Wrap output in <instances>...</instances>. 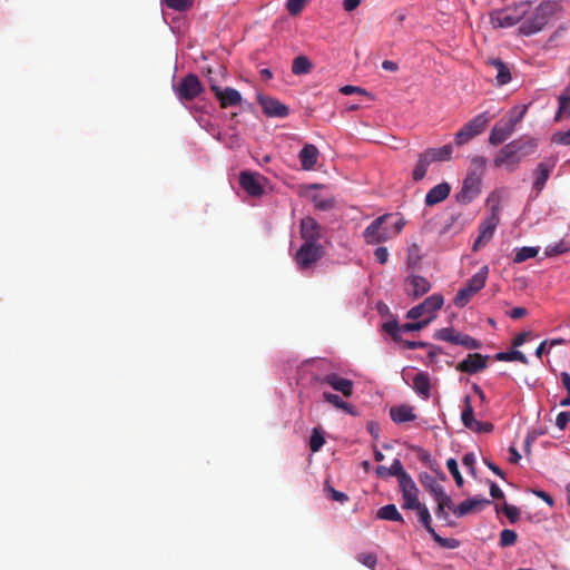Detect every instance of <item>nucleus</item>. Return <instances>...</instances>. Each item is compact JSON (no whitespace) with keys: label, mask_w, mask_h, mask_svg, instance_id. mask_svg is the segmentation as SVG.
I'll return each mask as SVG.
<instances>
[{"label":"nucleus","mask_w":570,"mask_h":570,"mask_svg":"<svg viewBox=\"0 0 570 570\" xmlns=\"http://www.w3.org/2000/svg\"><path fill=\"white\" fill-rule=\"evenodd\" d=\"M535 148L537 141L532 138L513 139L497 151L493 166L512 173L519 167L523 157L532 155Z\"/></svg>","instance_id":"f257e3e1"},{"label":"nucleus","mask_w":570,"mask_h":570,"mask_svg":"<svg viewBox=\"0 0 570 570\" xmlns=\"http://www.w3.org/2000/svg\"><path fill=\"white\" fill-rule=\"evenodd\" d=\"M405 220L399 215L385 214L374 219L364 230L363 236L368 244H379L399 235Z\"/></svg>","instance_id":"f03ea898"},{"label":"nucleus","mask_w":570,"mask_h":570,"mask_svg":"<svg viewBox=\"0 0 570 570\" xmlns=\"http://www.w3.org/2000/svg\"><path fill=\"white\" fill-rule=\"evenodd\" d=\"M527 112V106L521 109L513 108L504 117L494 124L492 127L488 141L491 146H499L508 140L515 131L517 125L523 119Z\"/></svg>","instance_id":"7ed1b4c3"},{"label":"nucleus","mask_w":570,"mask_h":570,"mask_svg":"<svg viewBox=\"0 0 570 570\" xmlns=\"http://www.w3.org/2000/svg\"><path fill=\"white\" fill-rule=\"evenodd\" d=\"M501 190L492 191L488 197V203L491 204V214L483 219L479 227V236L475 239L472 249L478 250L487 243H489L500 223V199Z\"/></svg>","instance_id":"20e7f679"},{"label":"nucleus","mask_w":570,"mask_h":570,"mask_svg":"<svg viewBox=\"0 0 570 570\" xmlns=\"http://www.w3.org/2000/svg\"><path fill=\"white\" fill-rule=\"evenodd\" d=\"M531 2L521 1L502 9H497L490 12V23L493 28H511L520 23L529 13Z\"/></svg>","instance_id":"39448f33"},{"label":"nucleus","mask_w":570,"mask_h":570,"mask_svg":"<svg viewBox=\"0 0 570 570\" xmlns=\"http://www.w3.org/2000/svg\"><path fill=\"white\" fill-rule=\"evenodd\" d=\"M492 118L493 116L488 111L481 112L472 118L455 134V144L458 146H462L469 142L475 136L482 134Z\"/></svg>","instance_id":"423d86ee"},{"label":"nucleus","mask_w":570,"mask_h":570,"mask_svg":"<svg viewBox=\"0 0 570 570\" xmlns=\"http://www.w3.org/2000/svg\"><path fill=\"white\" fill-rule=\"evenodd\" d=\"M444 299L441 294H432L421 304L407 311L406 317L411 320H429V323L436 317V312L443 306Z\"/></svg>","instance_id":"0eeeda50"},{"label":"nucleus","mask_w":570,"mask_h":570,"mask_svg":"<svg viewBox=\"0 0 570 570\" xmlns=\"http://www.w3.org/2000/svg\"><path fill=\"white\" fill-rule=\"evenodd\" d=\"M548 23L547 9L543 6L530 8L527 17L521 21L519 32L523 36H531L541 31Z\"/></svg>","instance_id":"6e6552de"},{"label":"nucleus","mask_w":570,"mask_h":570,"mask_svg":"<svg viewBox=\"0 0 570 570\" xmlns=\"http://www.w3.org/2000/svg\"><path fill=\"white\" fill-rule=\"evenodd\" d=\"M323 256V248L320 244L303 243L297 249L294 259L301 271L311 269Z\"/></svg>","instance_id":"1a4fd4ad"},{"label":"nucleus","mask_w":570,"mask_h":570,"mask_svg":"<svg viewBox=\"0 0 570 570\" xmlns=\"http://www.w3.org/2000/svg\"><path fill=\"white\" fill-rule=\"evenodd\" d=\"M174 91L179 101H190L203 92V86L196 75L188 73L174 86Z\"/></svg>","instance_id":"9d476101"},{"label":"nucleus","mask_w":570,"mask_h":570,"mask_svg":"<svg viewBox=\"0 0 570 570\" xmlns=\"http://www.w3.org/2000/svg\"><path fill=\"white\" fill-rule=\"evenodd\" d=\"M482 177L476 170H469L456 198L460 203L469 204L481 193Z\"/></svg>","instance_id":"9b49d317"},{"label":"nucleus","mask_w":570,"mask_h":570,"mask_svg":"<svg viewBox=\"0 0 570 570\" xmlns=\"http://www.w3.org/2000/svg\"><path fill=\"white\" fill-rule=\"evenodd\" d=\"M435 337L440 341L454 345H461L470 350H478L481 347V343L478 340L471 337L470 335L458 332L452 327L441 328L438 331Z\"/></svg>","instance_id":"f8f14e48"},{"label":"nucleus","mask_w":570,"mask_h":570,"mask_svg":"<svg viewBox=\"0 0 570 570\" xmlns=\"http://www.w3.org/2000/svg\"><path fill=\"white\" fill-rule=\"evenodd\" d=\"M403 379L409 384L416 395L422 400H429L431 396V379L426 372H416L412 376L403 374Z\"/></svg>","instance_id":"ddd939ff"},{"label":"nucleus","mask_w":570,"mask_h":570,"mask_svg":"<svg viewBox=\"0 0 570 570\" xmlns=\"http://www.w3.org/2000/svg\"><path fill=\"white\" fill-rule=\"evenodd\" d=\"M465 407L461 413V419L468 429L476 433H490L493 431V424L490 422H481L474 419L473 409L470 396L464 399Z\"/></svg>","instance_id":"4468645a"},{"label":"nucleus","mask_w":570,"mask_h":570,"mask_svg":"<svg viewBox=\"0 0 570 570\" xmlns=\"http://www.w3.org/2000/svg\"><path fill=\"white\" fill-rule=\"evenodd\" d=\"M317 381L321 384L330 385L333 390L342 393L345 397H350L353 394V381L342 377L336 373L326 374L322 377H318Z\"/></svg>","instance_id":"2eb2a0df"},{"label":"nucleus","mask_w":570,"mask_h":570,"mask_svg":"<svg viewBox=\"0 0 570 570\" xmlns=\"http://www.w3.org/2000/svg\"><path fill=\"white\" fill-rule=\"evenodd\" d=\"M262 180L263 177L258 174L243 171L239 176V184L242 188L253 197L263 195L264 187Z\"/></svg>","instance_id":"dca6fc26"},{"label":"nucleus","mask_w":570,"mask_h":570,"mask_svg":"<svg viewBox=\"0 0 570 570\" xmlns=\"http://www.w3.org/2000/svg\"><path fill=\"white\" fill-rule=\"evenodd\" d=\"M404 287L409 296L417 298L431 289V283L425 277L410 275L405 279Z\"/></svg>","instance_id":"f3484780"},{"label":"nucleus","mask_w":570,"mask_h":570,"mask_svg":"<svg viewBox=\"0 0 570 570\" xmlns=\"http://www.w3.org/2000/svg\"><path fill=\"white\" fill-rule=\"evenodd\" d=\"M488 365V356L474 353L469 354L463 361L458 363L456 370L462 373L474 374L484 370Z\"/></svg>","instance_id":"a211bd4d"},{"label":"nucleus","mask_w":570,"mask_h":570,"mask_svg":"<svg viewBox=\"0 0 570 570\" xmlns=\"http://www.w3.org/2000/svg\"><path fill=\"white\" fill-rule=\"evenodd\" d=\"M212 90L219 101L222 108L236 106L242 101L239 91L234 88L227 87L222 89L217 83H212Z\"/></svg>","instance_id":"6ab92c4d"},{"label":"nucleus","mask_w":570,"mask_h":570,"mask_svg":"<svg viewBox=\"0 0 570 570\" xmlns=\"http://www.w3.org/2000/svg\"><path fill=\"white\" fill-rule=\"evenodd\" d=\"M301 237L304 243L318 244L320 225L312 217H305L301 220Z\"/></svg>","instance_id":"aec40b11"},{"label":"nucleus","mask_w":570,"mask_h":570,"mask_svg":"<svg viewBox=\"0 0 570 570\" xmlns=\"http://www.w3.org/2000/svg\"><path fill=\"white\" fill-rule=\"evenodd\" d=\"M259 104L264 114L269 117H286L289 112L284 104L271 97L259 98Z\"/></svg>","instance_id":"412c9836"},{"label":"nucleus","mask_w":570,"mask_h":570,"mask_svg":"<svg viewBox=\"0 0 570 570\" xmlns=\"http://www.w3.org/2000/svg\"><path fill=\"white\" fill-rule=\"evenodd\" d=\"M553 164L542 161L538 164V166L533 170V189L537 191V195L540 194L544 188L546 183L549 179L550 174L553 169Z\"/></svg>","instance_id":"4be33fe9"},{"label":"nucleus","mask_w":570,"mask_h":570,"mask_svg":"<svg viewBox=\"0 0 570 570\" xmlns=\"http://www.w3.org/2000/svg\"><path fill=\"white\" fill-rule=\"evenodd\" d=\"M488 504H490V500H488V499H478V498L468 499V500L461 502L459 505H456L453 509V513L458 518H462L473 511L481 510L484 505H488Z\"/></svg>","instance_id":"5701e85b"},{"label":"nucleus","mask_w":570,"mask_h":570,"mask_svg":"<svg viewBox=\"0 0 570 570\" xmlns=\"http://www.w3.org/2000/svg\"><path fill=\"white\" fill-rule=\"evenodd\" d=\"M451 186L448 183H441L431 188L425 196V205L434 206L449 197Z\"/></svg>","instance_id":"b1692460"},{"label":"nucleus","mask_w":570,"mask_h":570,"mask_svg":"<svg viewBox=\"0 0 570 570\" xmlns=\"http://www.w3.org/2000/svg\"><path fill=\"white\" fill-rule=\"evenodd\" d=\"M318 156L320 153L316 146L312 144L305 145L298 155L302 168L305 170H312L317 163Z\"/></svg>","instance_id":"393cba45"},{"label":"nucleus","mask_w":570,"mask_h":570,"mask_svg":"<svg viewBox=\"0 0 570 570\" xmlns=\"http://www.w3.org/2000/svg\"><path fill=\"white\" fill-rule=\"evenodd\" d=\"M390 416L393 422L401 424L415 420L414 409L411 405L402 404L390 409Z\"/></svg>","instance_id":"a878e982"},{"label":"nucleus","mask_w":570,"mask_h":570,"mask_svg":"<svg viewBox=\"0 0 570 570\" xmlns=\"http://www.w3.org/2000/svg\"><path fill=\"white\" fill-rule=\"evenodd\" d=\"M431 163L450 160L453 154L452 145L448 144L438 148H429L423 153Z\"/></svg>","instance_id":"bb28decb"},{"label":"nucleus","mask_w":570,"mask_h":570,"mask_svg":"<svg viewBox=\"0 0 570 570\" xmlns=\"http://www.w3.org/2000/svg\"><path fill=\"white\" fill-rule=\"evenodd\" d=\"M489 65L497 69L495 81L498 86L507 85L511 81V72L508 66L499 58L489 60Z\"/></svg>","instance_id":"cd10ccee"},{"label":"nucleus","mask_w":570,"mask_h":570,"mask_svg":"<svg viewBox=\"0 0 570 570\" xmlns=\"http://www.w3.org/2000/svg\"><path fill=\"white\" fill-rule=\"evenodd\" d=\"M433 498L438 502V508L435 510L436 517L448 520L449 513L445 512V509L448 508L453 511L455 508L453 507L451 498L444 492L443 489L440 491V494H435Z\"/></svg>","instance_id":"c85d7f7f"},{"label":"nucleus","mask_w":570,"mask_h":570,"mask_svg":"<svg viewBox=\"0 0 570 570\" xmlns=\"http://www.w3.org/2000/svg\"><path fill=\"white\" fill-rule=\"evenodd\" d=\"M419 480L422 487L433 497L435 494H440V491L443 489V487L436 481L432 473L422 472L419 475Z\"/></svg>","instance_id":"c756f323"},{"label":"nucleus","mask_w":570,"mask_h":570,"mask_svg":"<svg viewBox=\"0 0 570 570\" xmlns=\"http://www.w3.org/2000/svg\"><path fill=\"white\" fill-rule=\"evenodd\" d=\"M376 517L381 520L396 521L404 523L402 514L399 512L395 504H386L377 510Z\"/></svg>","instance_id":"7c9ffc66"},{"label":"nucleus","mask_w":570,"mask_h":570,"mask_svg":"<svg viewBox=\"0 0 570 570\" xmlns=\"http://www.w3.org/2000/svg\"><path fill=\"white\" fill-rule=\"evenodd\" d=\"M488 275L489 267L484 265L468 281L466 285L475 292H480L485 286Z\"/></svg>","instance_id":"2f4dec72"},{"label":"nucleus","mask_w":570,"mask_h":570,"mask_svg":"<svg viewBox=\"0 0 570 570\" xmlns=\"http://www.w3.org/2000/svg\"><path fill=\"white\" fill-rule=\"evenodd\" d=\"M323 397L326 402H328L333 406L341 409L350 414H355L354 406L352 404L343 401L337 394L324 392Z\"/></svg>","instance_id":"473e14b6"},{"label":"nucleus","mask_w":570,"mask_h":570,"mask_svg":"<svg viewBox=\"0 0 570 570\" xmlns=\"http://www.w3.org/2000/svg\"><path fill=\"white\" fill-rule=\"evenodd\" d=\"M570 252L569 242L561 239L558 243L550 244L544 248L546 257H554Z\"/></svg>","instance_id":"72a5a7b5"},{"label":"nucleus","mask_w":570,"mask_h":570,"mask_svg":"<svg viewBox=\"0 0 570 570\" xmlns=\"http://www.w3.org/2000/svg\"><path fill=\"white\" fill-rule=\"evenodd\" d=\"M559 108L556 120H560L564 114L570 115V86L567 87L558 98Z\"/></svg>","instance_id":"f704fd0d"},{"label":"nucleus","mask_w":570,"mask_h":570,"mask_svg":"<svg viewBox=\"0 0 570 570\" xmlns=\"http://www.w3.org/2000/svg\"><path fill=\"white\" fill-rule=\"evenodd\" d=\"M432 163L429 160V158L422 153L419 155L417 163L413 170V179L415 181H419L423 179L426 175L428 168Z\"/></svg>","instance_id":"c9c22d12"},{"label":"nucleus","mask_w":570,"mask_h":570,"mask_svg":"<svg viewBox=\"0 0 570 570\" xmlns=\"http://www.w3.org/2000/svg\"><path fill=\"white\" fill-rule=\"evenodd\" d=\"M312 69V62L305 56H298L293 60L292 72L294 75H306Z\"/></svg>","instance_id":"e433bc0d"},{"label":"nucleus","mask_w":570,"mask_h":570,"mask_svg":"<svg viewBox=\"0 0 570 570\" xmlns=\"http://www.w3.org/2000/svg\"><path fill=\"white\" fill-rule=\"evenodd\" d=\"M399 487L402 492V497L419 493V490H417L414 481L406 472L401 473V479L399 480Z\"/></svg>","instance_id":"4c0bfd02"},{"label":"nucleus","mask_w":570,"mask_h":570,"mask_svg":"<svg viewBox=\"0 0 570 570\" xmlns=\"http://www.w3.org/2000/svg\"><path fill=\"white\" fill-rule=\"evenodd\" d=\"M375 472L381 478L396 476L397 481L401 479V473H405L403 465H377Z\"/></svg>","instance_id":"58836bf2"},{"label":"nucleus","mask_w":570,"mask_h":570,"mask_svg":"<svg viewBox=\"0 0 570 570\" xmlns=\"http://www.w3.org/2000/svg\"><path fill=\"white\" fill-rule=\"evenodd\" d=\"M478 292H475L473 288H471L470 286L465 285L464 287L460 288L454 297V304L455 306L458 307H464L469 302L470 299L472 298V296L474 294H476Z\"/></svg>","instance_id":"ea45409f"},{"label":"nucleus","mask_w":570,"mask_h":570,"mask_svg":"<svg viewBox=\"0 0 570 570\" xmlns=\"http://www.w3.org/2000/svg\"><path fill=\"white\" fill-rule=\"evenodd\" d=\"M538 253H539L538 247L524 246L521 248H517L513 262L517 264L523 263L527 259L535 257L538 255Z\"/></svg>","instance_id":"a19ab883"},{"label":"nucleus","mask_w":570,"mask_h":570,"mask_svg":"<svg viewBox=\"0 0 570 570\" xmlns=\"http://www.w3.org/2000/svg\"><path fill=\"white\" fill-rule=\"evenodd\" d=\"M324 492L327 498L342 504L348 501V497L344 492L337 491L331 485L330 479L325 480Z\"/></svg>","instance_id":"79ce46f5"},{"label":"nucleus","mask_w":570,"mask_h":570,"mask_svg":"<svg viewBox=\"0 0 570 570\" xmlns=\"http://www.w3.org/2000/svg\"><path fill=\"white\" fill-rule=\"evenodd\" d=\"M495 357L498 361H504V362L518 361L523 364L528 363V358L525 357V355L522 352L517 351V350L511 351V352H500L497 354Z\"/></svg>","instance_id":"37998d69"},{"label":"nucleus","mask_w":570,"mask_h":570,"mask_svg":"<svg viewBox=\"0 0 570 570\" xmlns=\"http://www.w3.org/2000/svg\"><path fill=\"white\" fill-rule=\"evenodd\" d=\"M314 207L318 210H330L335 206V200L333 197H325L322 195H314L313 198Z\"/></svg>","instance_id":"c03bdc74"},{"label":"nucleus","mask_w":570,"mask_h":570,"mask_svg":"<svg viewBox=\"0 0 570 570\" xmlns=\"http://www.w3.org/2000/svg\"><path fill=\"white\" fill-rule=\"evenodd\" d=\"M417 515H419V520L420 522L423 524V527L425 528V530L432 534L433 532H435L434 528L432 527L431 524V514L428 510V508L423 504L422 507H420L417 510Z\"/></svg>","instance_id":"a18cd8bd"},{"label":"nucleus","mask_w":570,"mask_h":570,"mask_svg":"<svg viewBox=\"0 0 570 570\" xmlns=\"http://www.w3.org/2000/svg\"><path fill=\"white\" fill-rule=\"evenodd\" d=\"M433 540L442 548L445 549H456L460 547V541L454 538H442L435 532L431 534Z\"/></svg>","instance_id":"49530a36"},{"label":"nucleus","mask_w":570,"mask_h":570,"mask_svg":"<svg viewBox=\"0 0 570 570\" xmlns=\"http://www.w3.org/2000/svg\"><path fill=\"white\" fill-rule=\"evenodd\" d=\"M161 1L167 8L176 10V11L188 10L194 3V0H161Z\"/></svg>","instance_id":"de8ad7c7"},{"label":"nucleus","mask_w":570,"mask_h":570,"mask_svg":"<svg viewBox=\"0 0 570 570\" xmlns=\"http://www.w3.org/2000/svg\"><path fill=\"white\" fill-rule=\"evenodd\" d=\"M324 442H325V439H324L323 432L317 428L313 429V432H312V435L309 439V448H311L312 452L318 451L323 446Z\"/></svg>","instance_id":"09e8293b"},{"label":"nucleus","mask_w":570,"mask_h":570,"mask_svg":"<svg viewBox=\"0 0 570 570\" xmlns=\"http://www.w3.org/2000/svg\"><path fill=\"white\" fill-rule=\"evenodd\" d=\"M517 539L518 534L514 530L504 529L500 533V546L503 548L511 547L517 542Z\"/></svg>","instance_id":"8fccbe9b"},{"label":"nucleus","mask_w":570,"mask_h":570,"mask_svg":"<svg viewBox=\"0 0 570 570\" xmlns=\"http://www.w3.org/2000/svg\"><path fill=\"white\" fill-rule=\"evenodd\" d=\"M384 331L392 336L394 341H400V333L402 332L396 321H389L383 325Z\"/></svg>","instance_id":"3c124183"},{"label":"nucleus","mask_w":570,"mask_h":570,"mask_svg":"<svg viewBox=\"0 0 570 570\" xmlns=\"http://www.w3.org/2000/svg\"><path fill=\"white\" fill-rule=\"evenodd\" d=\"M403 505L402 508L403 509H413V510H417L420 507H422L423 504L419 501V498H417V493L415 494H409V495H403Z\"/></svg>","instance_id":"603ef678"},{"label":"nucleus","mask_w":570,"mask_h":570,"mask_svg":"<svg viewBox=\"0 0 570 570\" xmlns=\"http://www.w3.org/2000/svg\"><path fill=\"white\" fill-rule=\"evenodd\" d=\"M503 513L509 519L511 523H515L520 518V511L515 505H511L509 503H505L503 505Z\"/></svg>","instance_id":"864d4df0"},{"label":"nucleus","mask_w":570,"mask_h":570,"mask_svg":"<svg viewBox=\"0 0 570 570\" xmlns=\"http://www.w3.org/2000/svg\"><path fill=\"white\" fill-rule=\"evenodd\" d=\"M429 325V320H420L415 323H405L401 326L402 332L421 331Z\"/></svg>","instance_id":"5fc2aeb1"},{"label":"nucleus","mask_w":570,"mask_h":570,"mask_svg":"<svg viewBox=\"0 0 570 570\" xmlns=\"http://www.w3.org/2000/svg\"><path fill=\"white\" fill-rule=\"evenodd\" d=\"M307 0H287L286 7L292 16H297L304 8Z\"/></svg>","instance_id":"6e6d98bb"},{"label":"nucleus","mask_w":570,"mask_h":570,"mask_svg":"<svg viewBox=\"0 0 570 570\" xmlns=\"http://www.w3.org/2000/svg\"><path fill=\"white\" fill-rule=\"evenodd\" d=\"M472 168L470 170H476L483 177V173L487 166V158L483 156H474L471 158Z\"/></svg>","instance_id":"4d7b16f0"},{"label":"nucleus","mask_w":570,"mask_h":570,"mask_svg":"<svg viewBox=\"0 0 570 570\" xmlns=\"http://www.w3.org/2000/svg\"><path fill=\"white\" fill-rule=\"evenodd\" d=\"M357 560L370 569H374L377 563L376 556L370 552L358 554Z\"/></svg>","instance_id":"13d9d810"},{"label":"nucleus","mask_w":570,"mask_h":570,"mask_svg":"<svg viewBox=\"0 0 570 570\" xmlns=\"http://www.w3.org/2000/svg\"><path fill=\"white\" fill-rule=\"evenodd\" d=\"M553 141L560 145L569 146L570 145V128L567 131L557 132L553 136Z\"/></svg>","instance_id":"bf43d9fd"},{"label":"nucleus","mask_w":570,"mask_h":570,"mask_svg":"<svg viewBox=\"0 0 570 570\" xmlns=\"http://www.w3.org/2000/svg\"><path fill=\"white\" fill-rule=\"evenodd\" d=\"M340 91L343 95H352V94H361V95H367V91L364 88L346 85L343 86Z\"/></svg>","instance_id":"052dcab7"},{"label":"nucleus","mask_w":570,"mask_h":570,"mask_svg":"<svg viewBox=\"0 0 570 570\" xmlns=\"http://www.w3.org/2000/svg\"><path fill=\"white\" fill-rule=\"evenodd\" d=\"M570 420V412H560L556 419V425L560 430H564Z\"/></svg>","instance_id":"680f3d73"},{"label":"nucleus","mask_w":570,"mask_h":570,"mask_svg":"<svg viewBox=\"0 0 570 570\" xmlns=\"http://www.w3.org/2000/svg\"><path fill=\"white\" fill-rule=\"evenodd\" d=\"M374 256H375V259L380 263V264H385L387 262V258H389V252H387V248L386 247H377L375 250H374Z\"/></svg>","instance_id":"e2e57ef3"},{"label":"nucleus","mask_w":570,"mask_h":570,"mask_svg":"<svg viewBox=\"0 0 570 570\" xmlns=\"http://www.w3.org/2000/svg\"><path fill=\"white\" fill-rule=\"evenodd\" d=\"M459 465H448V469L449 471L451 472L452 476L454 478L455 480V483L458 484V487H462L463 485V478L459 471Z\"/></svg>","instance_id":"0e129e2a"},{"label":"nucleus","mask_w":570,"mask_h":570,"mask_svg":"<svg viewBox=\"0 0 570 570\" xmlns=\"http://www.w3.org/2000/svg\"><path fill=\"white\" fill-rule=\"evenodd\" d=\"M530 337L529 332H523L518 334L513 340V346H521L523 345Z\"/></svg>","instance_id":"69168bd1"},{"label":"nucleus","mask_w":570,"mask_h":570,"mask_svg":"<svg viewBox=\"0 0 570 570\" xmlns=\"http://www.w3.org/2000/svg\"><path fill=\"white\" fill-rule=\"evenodd\" d=\"M534 494H535L538 498L542 499V500H543L547 504H549L550 507H553V504H554V500H553V498H552L549 493H547L546 491H541V490H539V491H534Z\"/></svg>","instance_id":"338daca9"},{"label":"nucleus","mask_w":570,"mask_h":570,"mask_svg":"<svg viewBox=\"0 0 570 570\" xmlns=\"http://www.w3.org/2000/svg\"><path fill=\"white\" fill-rule=\"evenodd\" d=\"M490 494L493 499H503L504 498V493L494 482H492L490 484Z\"/></svg>","instance_id":"774afa93"}]
</instances>
